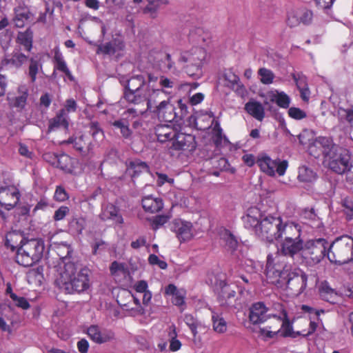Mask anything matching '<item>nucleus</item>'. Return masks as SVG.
Listing matches in <instances>:
<instances>
[{
  "label": "nucleus",
  "mask_w": 353,
  "mask_h": 353,
  "mask_svg": "<svg viewBox=\"0 0 353 353\" xmlns=\"http://www.w3.org/2000/svg\"><path fill=\"white\" fill-rule=\"evenodd\" d=\"M308 150L314 157L322 152L325 166L337 174H346L353 183V159L348 150L335 145L329 137H319L310 143Z\"/></svg>",
  "instance_id": "obj_1"
},
{
  "label": "nucleus",
  "mask_w": 353,
  "mask_h": 353,
  "mask_svg": "<svg viewBox=\"0 0 353 353\" xmlns=\"http://www.w3.org/2000/svg\"><path fill=\"white\" fill-rule=\"evenodd\" d=\"M89 271L87 269L77 270V265L72 261H63L58 268L55 283L68 294L81 292L90 287Z\"/></svg>",
  "instance_id": "obj_2"
},
{
  "label": "nucleus",
  "mask_w": 353,
  "mask_h": 353,
  "mask_svg": "<svg viewBox=\"0 0 353 353\" xmlns=\"http://www.w3.org/2000/svg\"><path fill=\"white\" fill-rule=\"evenodd\" d=\"M207 52L204 48L193 46L180 52L176 63L188 76L199 79L203 75V68L207 63Z\"/></svg>",
  "instance_id": "obj_3"
},
{
  "label": "nucleus",
  "mask_w": 353,
  "mask_h": 353,
  "mask_svg": "<svg viewBox=\"0 0 353 353\" xmlns=\"http://www.w3.org/2000/svg\"><path fill=\"white\" fill-rule=\"evenodd\" d=\"M298 234V224L293 222L282 226L280 217L268 216L263 218L256 229V234L268 241L282 239L283 234Z\"/></svg>",
  "instance_id": "obj_4"
},
{
  "label": "nucleus",
  "mask_w": 353,
  "mask_h": 353,
  "mask_svg": "<svg viewBox=\"0 0 353 353\" xmlns=\"http://www.w3.org/2000/svg\"><path fill=\"white\" fill-rule=\"evenodd\" d=\"M43 243L38 239L25 241L17 249L16 261L24 267H30L38 263L43 253Z\"/></svg>",
  "instance_id": "obj_5"
},
{
  "label": "nucleus",
  "mask_w": 353,
  "mask_h": 353,
  "mask_svg": "<svg viewBox=\"0 0 353 353\" xmlns=\"http://www.w3.org/2000/svg\"><path fill=\"white\" fill-rule=\"evenodd\" d=\"M327 254L331 263L339 265L353 260V239L349 236L336 239L330 245Z\"/></svg>",
  "instance_id": "obj_6"
},
{
  "label": "nucleus",
  "mask_w": 353,
  "mask_h": 353,
  "mask_svg": "<svg viewBox=\"0 0 353 353\" xmlns=\"http://www.w3.org/2000/svg\"><path fill=\"white\" fill-rule=\"evenodd\" d=\"M261 172L270 176H274L276 174L283 176L288 167V163L285 160L280 159H272L266 154H261L256 160Z\"/></svg>",
  "instance_id": "obj_7"
},
{
  "label": "nucleus",
  "mask_w": 353,
  "mask_h": 353,
  "mask_svg": "<svg viewBox=\"0 0 353 353\" xmlns=\"http://www.w3.org/2000/svg\"><path fill=\"white\" fill-rule=\"evenodd\" d=\"M327 243L323 239L308 241L303 247L302 256L314 263H317L324 257Z\"/></svg>",
  "instance_id": "obj_8"
},
{
  "label": "nucleus",
  "mask_w": 353,
  "mask_h": 353,
  "mask_svg": "<svg viewBox=\"0 0 353 353\" xmlns=\"http://www.w3.org/2000/svg\"><path fill=\"white\" fill-rule=\"evenodd\" d=\"M117 301L123 310L129 312L131 315L135 316L143 312L139 298L128 290H121Z\"/></svg>",
  "instance_id": "obj_9"
},
{
  "label": "nucleus",
  "mask_w": 353,
  "mask_h": 353,
  "mask_svg": "<svg viewBox=\"0 0 353 353\" xmlns=\"http://www.w3.org/2000/svg\"><path fill=\"white\" fill-rule=\"evenodd\" d=\"M307 276L302 270L297 269L288 272L284 283L292 294L299 295L301 294L307 286Z\"/></svg>",
  "instance_id": "obj_10"
},
{
  "label": "nucleus",
  "mask_w": 353,
  "mask_h": 353,
  "mask_svg": "<svg viewBox=\"0 0 353 353\" xmlns=\"http://www.w3.org/2000/svg\"><path fill=\"white\" fill-rule=\"evenodd\" d=\"M274 304L272 307L269 308L263 302H257L251 305L249 310V320L254 325L261 324L271 319L274 314Z\"/></svg>",
  "instance_id": "obj_11"
},
{
  "label": "nucleus",
  "mask_w": 353,
  "mask_h": 353,
  "mask_svg": "<svg viewBox=\"0 0 353 353\" xmlns=\"http://www.w3.org/2000/svg\"><path fill=\"white\" fill-rule=\"evenodd\" d=\"M301 229L298 225V234H283L284 240L281 244V250L284 255L293 256L296 253H303V241L300 239Z\"/></svg>",
  "instance_id": "obj_12"
},
{
  "label": "nucleus",
  "mask_w": 353,
  "mask_h": 353,
  "mask_svg": "<svg viewBox=\"0 0 353 353\" xmlns=\"http://www.w3.org/2000/svg\"><path fill=\"white\" fill-rule=\"evenodd\" d=\"M171 230L174 232L180 242L189 241L195 234L192 223L181 219H174L172 221Z\"/></svg>",
  "instance_id": "obj_13"
},
{
  "label": "nucleus",
  "mask_w": 353,
  "mask_h": 353,
  "mask_svg": "<svg viewBox=\"0 0 353 353\" xmlns=\"http://www.w3.org/2000/svg\"><path fill=\"white\" fill-rule=\"evenodd\" d=\"M21 197L19 190L14 185L0 188V205L7 210L13 209Z\"/></svg>",
  "instance_id": "obj_14"
},
{
  "label": "nucleus",
  "mask_w": 353,
  "mask_h": 353,
  "mask_svg": "<svg viewBox=\"0 0 353 353\" xmlns=\"http://www.w3.org/2000/svg\"><path fill=\"white\" fill-rule=\"evenodd\" d=\"M172 94V92L164 89H150L148 87L144 92V99L147 110H152L163 99H168Z\"/></svg>",
  "instance_id": "obj_15"
},
{
  "label": "nucleus",
  "mask_w": 353,
  "mask_h": 353,
  "mask_svg": "<svg viewBox=\"0 0 353 353\" xmlns=\"http://www.w3.org/2000/svg\"><path fill=\"white\" fill-rule=\"evenodd\" d=\"M138 81L139 85L141 86L143 85V77L137 76L136 77H133L130 79L128 83V90L125 93V98L126 100L130 103H133L135 104H140L141 103L145 102L144 99V90L140 89L138 88H133L134 83Z\"/></svg>",
  "instance_id": "obj_16"
},
{
  "label": "nucleus",
  "mask_w": 353,
  "mask_h": 353,
  "mask_svg": "<svg viewBox=\"0 0 353 353\" xmlns=\"http://www.w3.org/2000/svg\"><path fill=\"white\" fill-rule=\"evenodd\" d=\"M87 334L90 339L97 344L105 343L114 339V333L110 330L92 325L87 329Z\"/></svg>",
  "instance_id": "obj_17"
},
{
  "label": "nucleus",
  "mask_w": 353,
  "mask_h": 353,
  "mask_svg": "<svg viewBox=\"0 0 353 353\" xmlns=\"http://www.w3.org/2000/svg\"><path fill=\"white\" fill-rule=\"evenodd\" d=\"M266 276L268 281L278 286H281L285 281L288 270H283L281 271L276 269L273 265L272 256L268 255L265 270Z\"/></svg>",
  "instance_id": "obj_18"
},
{
  "label": "nucleus",
  "mask_w": 353,
  "mask_h": 353,
  "mask_svg": "<svg viewBox=\"0 0 353 353\" xmlns=\"http://www.w3.org/2000/svg\"><path fill=\"white\" fill-rule=\"evenodd\" d=\"M172 147L176 150L192 152L196 148L194 137L190 134L176 132L173 139Z\"/></svg>",
  "instance_id": "obj_19"
},
{
  "label": "nucleus",
  "mask_w": 353,
  "mask_h": 353,
  "mask_svg": "<svg viewBox=\"0 0 353 353\" xmlns=\"http://www.w3.org/2000/svg\"><path fill=\"white\" fill-rule=\"evenodd\" d=\"M170 98L163 99V101L159 102L158 105L150 110L155 113L159 119L165 121H171L175 118L174 107L170 103Z\"/></svg>",
  "instance_id": "obj_20"
},
{
  "label": "nucleus",
  "mask_w": 353,
  "mask_h": 353,
  "mask_svg": "<svg viewBox=\"0 0 353 353\" xmlns=\"http://www.w3.org/2000/svg\"><path fill=\"white\" fill-rule=\"evenodd\" d=\"M263 97L265 98V105H268L269 102H275L279 107L287 108L290 103V97L283 92L271 90L268 92Z\"/></svg>",
  "instance_id": "obj_21"
},
{
  "label": "nucleus",
  "mask_w": 353,
  "mask_h": 353,
  "mask_svg": "<svg viewBox=\"0 0 353 353\" xmlns=\"http://www.w3.org/2000/svg\"><path fill=\"white\" fill-rule=\"evenodd\" d=\"M218 235L221 243L223 245L227 250L231 252H234L236 250L239 241L236 237L231 233L230 230L221 228L218 231Z\"/></svg>",
  "instance_id": "obj_22"
},
{
  "label": "nucleus",
  "mask_w": 353,
  "mask_h": 353,
  "mask_svg": "<svg viewBox=\"0 0 353 353\" xmlns=\"http://www.w3.org/2000/svg\"><path fill=\"white\" fill-rule=\"evenodd\" d=\"M263 215L260 210L256 207H252L248 210V213L244 217V224L246 228L253 229L255 233L258 228Z\"/></svg>",
  "instance_id": "obj_23"
},
{
  "label": "nucleus",
  "mask_w": 353,
  "mask_h": 353,
  "mask_svg": "<svg viewBox=\"0 0 353 353\" xmlns=\"http://www.w3.org/2000/svg\"><path fill=\"white\" fill-rule=\"evenodd\" d=\"M100 218L103 221L112 220L116 224H122L123 219L119 209L112 204H108L102 208Z\"/></svg>",
  "instance_id": "obj_24"
},
{
  "label": "nucleus",
  "mask_w": 353,
  "mask_h": 353,
  "mask_svg": "<svg viewBox=\"0 0 353 353\" xmlns=\"http://www.w3.org/2000/svg\"><path fill=\"white\" fill-rule=\"evenodd\" d=\"M125 45L121 37L114 38L112 41L105 44L101 45L99 48V50L107 54H120V52L124 50Z\"/></svg>",
  "instance_id": "obj_25"
},
{
  "label": "nucleus",
  "mask_w": 353,
  "mask_h": 353,
  "mask_svg": "<svg viewBox=\"0 0 353 353\" xmlns=\"http://www.w3.org/2000/svg\"><path fill=\"white\" fill-rule=\"evenodd\" d=\"M274 309L280 312L281 324L279 335L283 336H291L292 333V326L287 316V313L283 305L279 303H274Z\"/></svg>",
  "instance_id": "obj_26"
},
{
  "label": "nucleus",
  "mask_w": 353,
  "mask_h": 353,
  "mask_svg": "<svg viewBox=\"0 0 353 353\" xmlns=\"http://www.w3.org/2000/svg\"><path fill=\"white\" fill-rule=\"evenodd\" d=\"M17 92L19 96L14 97H8L7 99L11 106L22 110L26 105L28 89L26 85H21L18 87Z\"/></svg>",
  "instance_id": "obj_27"
},
{
  "label": "nucleus",
  "mask_w": 353,
  "mask_h": 353,
  "mask_svg": "<svg viewBox=\"0 0 353 353\" xmlns=\"http://www.w3.org/2000/svg\"><path fill=\"white\" fill-rule=\"evenodd\" d=\"M245 110L258 121H261L265 117V110L262 103L251 99L245 105Z\"/></svg>",
  "instance_id": "obj_28"
},
{
  "label": "nucleus",
  "mask_w": 353,
  "mask_h": 353,
  "mask_svg": "<svg viewBox=\"0 0 353 353\" xmlns=\"http://www.w3.org/2000/svg\"><path fill=\"white\" fill-rule=\"evenodd\" d=\"M163 201L160 198L153 197L151 195L144 196L142 199L143 209L150 213H156L163 208Z\"/></svg>",
  "instance_id": "obj_29"
},
{
  "label": "nucleus",
  "mask_w": 353,
  "mask_h": 353,
  "mask_svg": "<svg viewBox=\"0 0 353 353\" xmlns=\"http://www.w3.org/2000/svg\"><path fill=\"white\" fill-rule=\"evenodd\" d=\"M166 295L172 296V302L178 306L183 305L184 304V299L185 296V292L183 289H177V288L173 285H168L165 290Z\"/></svg>",
  "instance_id": "obj_30"
},
{
  "label": "nucleus",
  "mask_w": 353,
  "mask_h": 353,
  "mask_svg": "<svg viewBox=\"0 0 353 353\" xmlns=\"http://www.w3.org/2000/svg\"><path fill=\"white\" fill-rule=\"evenodd\" d=\"M157 139L160 142H165L168 140H173L176 132L169 125H160L155 129Z\"/></svg>",
  "instance_id": "obj_31"
},
{
  "label": "nucleus",
  "mask_w": 353,
  "mask_h": 353,
  "mask_svg": "<svg viewBox=\"0 0 353 353\" xmlns=\"http://www.w3.org/2000/svg\"><path fill=\"white\" fill-rule=\"evenodd\" d=\"M14 17L13 21L17 27L22 28L26 21L30 17V12L28 8L23 6H19L14 8Z\"/></svg>",
  "instance_id": "obj_32"
},
{
  "label": "nucleus",
  "mask_w": 353,
  "mask_h": 353,
  "mask_svg": "<svg viewBox=\"0 0 353 353\" xmlns=\"http://www.w3.org/2000/svg\"><path fill=\"white\" fill-rule=\"evenodd\" d=\"M25 241L26 240L20 232L12 231L6 234L5 245L14 251L15 249H18Z\"/></svg>",
  "instance_id": "obj_33"
},
{
  "label": "nucleus",
  "mask_w": 353,
  "mask_h": 353,
  "mask_svg": "<svg viewBox=\"0 0 353 353\" xmlns=\"http://www.w3.org/2000/svg\"><path fill=\"white\" fill-rule=\"evenodd\" d=\"M59 165L60 168L66 172L76 174L78 173V162L77 160L70 158L68 155H62L59 159Z\"/></svg>",
  "instance_id": "obj_34"
},
{
  "label": "nucleus",
  "mask_w": 353,
  "mask_h": 353,
  "mask_svg": "<svg viewBox=\"0 0 353 353\" xmlns=\"http://www.w3.org/2000/svg\"><path fill=\"white\" fill-rule=\"evenodd\" d=\"M69 143H72L74 147L83 154H85L92 150V145L90 142L85 140L84 136L81 135L79 137L70 138L67 141Z\"/></svg>",
  "instance_id": "obj_35"
},
{
  "label": "nucleus",
  "mask_w": 353,
  "mask_h": 353,
  "mask_svg": "<svg viewBox=\"0 0 353 353\" xmlns=\"http://www.w3.org/2000/svg\"><path fill=\"white\" fill-rule=\"evenodd\" d=\"M212 322L213 330L219 334L225 333L227 331L228 325L221 314L212 311Z\"/></svg>",
  "instance_id": "obj_36"
},
{
  "label": "nucleus",
  "mask_w": 353,
  "mask_h": 353,
  "mask_svg": "<svg viewBox=\"0 0 353 353\" xmlns=\"http://www.w3.org/2000/svg\"><path fill=\"white\" fill-rule=\"evenodd\" d=\"M146 170H148V165L145 163L139 160L131 161L127 168V172L132 177Z\"/></svg>",
  "instance_id": "obj_37"
},
{
  "label": "nucleus",
  "mask_w": 353,
  "mask_h": 353,
  "mask_svg": "<svg viewBox=\"0 0 353 353\" xmlns=\"http://www.w3.org/2000/svg\"><path fill=\"white\" fill-rule=\"evenodd\" d=\"M32 32L27 30L25 32H20L17 36L18 42L24 46L25 49L30 51L32 47Z\"/></svg>",
  "instance_id": "obj_38"
},
{
  "label": "nucleus",
  "mask_w": 353,
  "mask_h": 353,
  "mask_svg": "<svg viewBox=\"0 0 353 353\" xmlns=\"http://www.w3.org/2000/svg\"><path fill=\"white\" fill-rule=\"evenodd\" d=\"M298 179L302 182H312L316 179V174L310 168L303 165L299 168Z\"/></svg>",
  "instance_id": "obj_39"
},
{
  "label": "nucleus",
  "mask_w": 353,
  "mask_h": 353,
  "mask_svg": "<svg viewBox=\"0 0 353 353\" xmlns=\"http://www.w3.org/2000/svg\"><path fill=\"white\" fill-rule=\"evenodd\" d=\"M72 250L70 247L67 244H61L57 248V252L59 256V261L57 265L55 267L57 269V274H58V268L61 263L63 261L65 262L70 261L68 256L71 253Z\"/></svg>",
  "instance_id": "obj_40"
},
{
  "label": "nucleus",
  "mask_w": 353,
  "mask_h": 353,
  "mask_svg": "<svg viewBox=\"0 0 353 353\" xmlns=\"http://www.w3.org/2000/svg\"><path fill=\"white\" fill-rule=\"evenodd\" d=\"M41 70H42V64L40 63V60L36 57L30 58L28 68V75L30 76L32 82H34L36 81L37 74Z\"/></svg>",
  "instance_id": "obj_41"
},
{
  "label": "nucleus",
  "mask_w": 353,
  "mask_h": 353,
  "mask_svg": "<svg viewBox=\"0 0 353 353\" xmlns=\"http://www.w3.org/2000/svg\"><path fill=\"white\" fill-rule=\"evenodd\" d=\"M68 126V122L67 120L65 110L62 109L57 117L51 121L50 128L52 129L54 128L62 127L66 129Z\"/></svg>",
  "instance_id": "obj_42"
},
{
  "label": "nucleus",
  "mask_w": 353,
  "mask_h": 353,
  "mask_svg": "<svg viewBox=\"0 0 353 353\" xmlns=\"http://www.w3.org/2000/svg\"><path fill=\"white\" fill-rule=\"evenodd\" d=\"M54 59L55 61V68L64 72L67 76L69 77L70 75V70H68L62 54L59 49H55Z\"/></svg>",
  "instance_id": "obj_43"
},
{
  "label": "nucleus",
  "mask_w": 353,
  "mask_h": 353,
  "mask_svg": "<svg viewBox=\"0 0 353 353\" xmlns=\"http://www.w3.org/2000/svg\"><path fill=\"white\" fill-rule=\"evenodd\" d=\"M336 115L341 122H347L353 128V110L339 108L337 110Z\"/></svg>",
  "instance_id": "obj_44"
},
{
  "label": "nucleus",
  "mask_w": 353,
  "mask_h": 353,
  "mask_svg": "<svg viewBox=\"0 0 353 353\" xmlns=\"http://www.w3.org/2000/svg\"><path fill=\"white\" fill-rule=\"evenodd\" d=\"M258 74L260 77V81L265 85L272 83L275 77L273 72L265 68H260Z\"/></svg>",
  "instance_id": "obj_45"
},
{
  "label": "nucleus",
  "mask_w": 353,
  "mask_h": 353,
  "mask_svg": "<svg viewBox=\"0 0 353 353\" xmlns=\"http://www.w3.org/2000/svg\"><path fill=\"white\" fill-rule=\"evenodd\" d=\"M321 296L329 302H334L337 296L336 292L327 284H323L320 290Z\"/></svg>",
  "instance_id": "obj_46"
},
{
  "label": "nucleus",
  "mask_w": 353,
  "mask_h": 353,
  "mask_svg": "<svg viewBox=\"0 0 353 353\" xmlns=\"http://www.w3.org/2000/svg\"><path fill=\"white\" fill-rule=\"evenodd\" d=\"M147 6L145 8V12L150 13L152 17L156 16L158 9L162 4H164L163 0H146Z\"/></svg>",
  "instance_id": "obj_47"
},
{
  "label": "nucleus",
  "mask_w": 353,
  "mask_h": 353,
  "mask_svg": "<svg viewBox=\"0 0 353 353\" xmlns=\"http://www.w3.org/2000/svg\"><path fill=\"white\" fill-rule=\"evenodd\" d=\"M184 321L190 327L193 336H196L198 333L197 328L201 326V323L191 314H185Z\"/></svg>",
  "instance_id": "obj_48"
},
{
  "label": "nucleus",
  "mask_w": 353,
  "mask_h": 353,
  "mask_svg": "<svg viewBox=\"0 0 353 353\" xmlns=\"http://www.w3.org/2000/svg\"><path fill=\"white\" fill-rule=\"evenodd\" d=\"M224 78L228 82V86L231 87L232 89H234L236 87H241L239 77L231 70H228L225 72Z\"/></svg>",
  "instance_id": "obj_49"
},
{
  "label": "nucleus",
  "mask_w": 353,
  "mask_h": 353,
  "mask_svg": "<svg viewBox=\"0 0 353 353\" xmlns=\"http://www.w3.org/2000/svg\"><path fill=\"white\" fill-rule=\"evenodd\" d=\"M274 314L276 315H272L271 318H272V322L270 325H267L268 327H270L272 331H274L276 332V336H277L279 335V333L281 332V318H280V312L276 310L274 312Z\"/></svg>",
  "instance_id": "obj_50"
},
{
  "label": "nucleus",
  "mask_w": 353,
  "mask_h": 353,
  "mask_svg": "<svg viewBox=\"0 0 353 353\" xmlns=\"http://www.w3.org/2000/svg\"><path fill=\"white\" fill-rule=\"evenodd\" d=\"M113 125L115 128L120 129L121 133L125 138H128L130 136L131 131L129 129L128 123L126 121H124V120L115 121L113 123Z\"/></svg>",
  "instance_id": "obj_51"
},
{
  "label": "nucleus",
  "mask_w": 353,
  "mask_h": 353,
  "mask_svg": "<svg viewBox=\"0 0 353 353\" xmlns=\"http://www.w3.org/2000/svg\"><path fill=\"white\" fill-rule=\"evenodd\" d=\"M296 85L300 91L301 97L303 101H307L310 97V90L305 84L304 79L296 81Z\"/></svg>",
  "instance_id": "obj_52"
},
{
  "label": "nucleus",
  "mask_w": 353,
  "mask_h": 353,
  "mask_svg": "<svg viewBox=\"0 0 353 353\" xmlns=\"http://www.w3.org/2000/svg\"><path fill=\"white\" fill-rule=\"evenodd\" d=\"M236 292L234 290L231 289L229 285H225L221 290L220 298L225 300V303L229 304L231 299H234Z\"/></svg>",
  "instance_id": "obj_53"
},
{
  "label": "nucleus",
  "mask_w": 353,
  "mask_h": 353,
  "mask_svg": "<svg viewBox=\"0 0 353 353\" xmlns=\"http://www.w3.org/2000/svg\"><path fill=\"white\" fill-rule=\"evenodd\" d=\"M288 24L290 27H296L301 23L299 10H291L288 14Z\"/></svg>",
  "instance_id": "obj_54"
},
{
  "label": "nucleus",
  "mask_w": 353,
  "mask_h": 353,
  "mask_svg": "<svg viewBox=\"0 0 353 353\" xmlns=\"http://www.w3.org/2000/svg\"><path fill=\"white\" fill-rule=\"evenodd\" d=\"M289 116L296 120H301L307 117V114L305 111L296 107H291L288 110Z\"/></svg>",
  "instance_id": "obj_55"
},
{
  "label": "nucleus",
  "mask_w": 353,
  "mask_h": 353,
  "mask_svg": "<svg viewBox=\"0 0 353 353\" xmlns=\"http://www.w3.org/2000/svg\"><path fill=\"white\" fill-rule=\"evenodd\" d=\"M27 57L22 53H15L12 55L9 62L14 66L19 68L27 61Z\"/></svg>",
  "instance_id": "obj_56"
},
{
  "label": "nucleus",
  "mask_w": 353,
  "mask_h": 353,
  "mask_svg": "<svg viewBox=\"0 0 353 353\" xmlns=\"http://www.w3.org/2000/svg\"><path fill=\"white\" fill-rule=\"evenodd\" d=\"M343 211L348 219H353V201L345 199L343 201Z\"/></svg>",
  "instance_id": "obj_57"
},
{
  "label": "nucleus",
  "mask_w": 353,
  "mask_h": 353,
  "mask_svg": "<svg viewBox=\"0 0 353 353\" xmlns=\"http://www.w3.org/2000/svg\"><path fill=\"white\" fill-rule=\"evenodd\" d=\"M11 299L15 303L17 306L23 310H27L30 307L29 303L23 297H19L14 293H11Z\"/></svg>",
  "instance_id": "obj_58"
},
{
  "label": "nucleus",
  "mask_w": 353,
  "mask_h": 353,
  "mask_svg": "<svg viewBox=\"0 0 353 353\" xmlns=\"http://www.w3.org/2000/svg\"><path fill=\"white\" fill-rule=\"evenodd\" d=\"M156 176V181L158 186H162L165 183H168L170 185L174 183V179L169 178L165 174L157 172Z\"/></svg>",
  "instance_id": "obj_59"
},
{
  "label": "nucleus",
  "mask_w": 353,
  "mask_h": 353,
  "mask_svg": "<svg viewBox=\"0 0 353 353\" xmlns=\"http://www.w3.org/2000/svg\"><path fill=\"white\" fill-rule=\"evenodd\" d=\"M259 336L263 338L264 340H268L270 339H274L276 337V332L272 331L270 327L265 326L264 327L260 328L259 331Z\"/></svg>",
  "instance_id": "obj_60"
},
{
  "label": "nucleus",
  "mask_w": 353,
  "mask_h": 353,
  "mask_svg": "<svg viewBox=\"0 0 353 353\" xmlns=\"http://www.w3.org/2000/svg\"><path fill=\"white\" fill-rule=\"evenodd\" d=\"M301 23L309 24L312 21V12L308 10H299Z\"/></svg>",
  "instance_id": "obj_61"
},
{
  "label": "nucleus",
  "mask_w": 353,
  "mask_h": 353,
  "mask_svg": "<svg viewBox=\"0 0 353 353\" xmlns=\"http://www.w3.org/2000/svg\"><path fill=\"white\" fill-rule=\"evenodd\" d=\"M159 83L161 87V89L170 90L171 92H172L171 90L172 89V88L174 85V83L173 81L170 80V79H168L164 76H161L159 78Z\"/></svg>",
  "instance_id": "obj_62"
},
{
  "label": "nucleus",
  "mask_w": 353,
  "mask_h": 353,
  "mask_svg": "<svg viewBox=\"0 0 353 353\" xmlns=\"http://www.w3.org/2000/svg\"><path fill=\"white\" fill-rule=\"evenodd\" d=\"M54 198L58 201H64L68 198V196L62 187L58 186L55 190Z\"/></svg>",
  "instance_id": "obj_63"
},
{
  "label": "nucleus",
  "mask_w": 353,
  "mask_h": 353,
  "mask_svg": "<svg viewBox=\"0 0 353 353\" xmlns=\"http://www.w3.org/2000/svg\"><path fill=\"white\" fill-rule=\"evenodd\" d=\"M149 263L152 265H157L161 269H165L167 263L164 261L160 260L155 254H150L148 258Z\"/></svg>",
  "instance_id": "obj_64"
}]
</instances>
